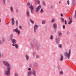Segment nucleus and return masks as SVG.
<instances>
[{
    "label": "nucleus",
    "mask_w": 76,
    "mask_h": 76,
    "mask_svg": "<svg viewBox=\"0 0 76 76\" xmlns=\"http://www.w3.org/2000/svg\"><path fill=\"white\" fill-rule=\"evenodd\" d=\"M4 65L7 67V69L4 72V74L7 76H10V69L12 68V65L7 61H3Z\"/></svg>",
    "instance_id": "obj_1"
},
{
    "label": "nucleus",
    "mask_w": 76,
    "mask_h": 76,
    "mask_svg": "<svg viewBox=\"0 0 76 76\" xmlns=\"http://www.w3.org/2000/svg\"><path fill=\"white\" fill-rule=\"evenodd\" d=\"M64 54L69 59L70 57V54H71V50H69L68 53V52H67V51L65 52V53H64Z\"/></svg>",
    "instance_id": "obj_2"
},
{
    "label": "nucleus",
    "mask_w": 76,
    "mask_h": 76,
    "mask_svg": "<svg viewBox=\"0 0 76 76\" xmlns=\"http://www.w3.org/2000/svg\"><path fill=\"white\" fill-rule=\"evenodd\" d=\"M27 5L28 6H30L29 7V8L31 9V13H34V6H32V4H30L29 3H27Z\"/></svg>",
    "instance_id": "obj_3"
},
{
    "label": "nucleus",
    "mask_w": 76,
    "mask_h": 76,
    "mask_svg": "<svg viewBox=\"0 0 76 76\" xmlns=\"http://www.w3.org/2000/svg\"><path fill=\"white\" fill-rule=\"evenodd\" d=\"M13 32H15L18 34V35H19V34H20V31L19 30V29H18V28H17L15 29H13Z\"/></svg>",
    "instance_id": "obj_4"
},
{
    "label": "nucleus",
    "mask_w": 76,
    "mask_h": 76,
    "mask_svg": "<svg viewBox=\"0 0 76 76\" xmlns=\"http://www.w3.org/2000/svg\"><path fill=\"white\" fill-rule=\"evenodd\" d=\"M38 25L36 24L34 25V26L33 27L34 32V33H36V32H37V29H38Z\"/></svg>",
    "instance_id": "obj_5"
},
{
    "label": "nucleus",
    "mask_w": 76,
    "mask_h": 76,
    "mask_svg": "<svg viewBox=\"0 0 76 76\" xmlns=\"http://www.w3.org/2000/svg\"><path fill=\"white\" fill-rule=\"evenodd\" d=\"M55 39L56 41V42L57 44H59L60 41V37H57Z\"/></svg>",
    "instance_id": "obj_6"
},
{
    "label": "nucleus",
    "mask_w": 76,
    "mask_h": 76,
    "mask_svg": "<svg viewBox=\"0 0 76 76\" xmlns=\"http://www.w3.org/2000/svg\"><path fill=\"white\" fill-rule=\"evenodd\" d=\"M41 8V6L40 5H39L38 7L36 8L35 10L36 12H39V10Z\"/></svg>",
    "instance_id": "obj_7"
},
{
    "label": "nucleus",
    "mask_w": 76,
    "mask_h": 76,
    "mask_svg": "<svg viewBox=\"0 0 76 76\" xmlns=\"http://www.w3.org/2000/svg\"><path fill=\"white\" fill-rule=\"evenodd\" d=\"M13 34H10V37H9V40H8V41H10L11 40H12L13 38Z\"/></svg>",
    "instance_id": "obj_8"
},
{
    "label": "nucleus",
    "mask_w": 76,
    "mask_h": 76,
    "mask_svg": "<svg viewBox=\"0 0 76 76\" xmlns=\"http://www.w3.org/2000/svg\"><path fill=\"white\" fill-rule=\"evenodd\" d=\"M69 21L68 22V24L69 25H71V24L73 22V20H72V17H69Z\"/></svg>",
    "instance_id": "obj_9"
},
{
    "label": "nucleus",
    "mask_w": 76,
    "mask_h": 76,
    "mask_svg": "<svg viewBox=\"0 0 76 76\" xmlns=\"http://www.w3.org/2000/svg\"><path fill=\"white\" fill-rule=\"evenodd\" d=\"M31 73H32V74H33V75H34V76H36V71H35V70L34 69L33 70V71L31 72Z\"/></svg>",
    "instance_id": "obj_10"
},
{
    "label": "nucleus",
    "mask_w": 76,
    "mask_h": 76,
    "mask_svg": "<svg viewBox=\"0 0 76 76\" xmlns=\"http://www.w3.org/2000/svg\"><path fill=\"white\" fill-rule=\"evenodd\" d=\"M10 41H12V44H16L17 42V41H16V40L13 39H12V40H11Z\"/></svg>",
    "instance_id": "obj_11"
},
{
    "label": "nucleus",
    "mask_w": 76,
    "mask_h": 76,
    "mask_svg": "<svg viewBox=\"0 0 76 76\" xmlns=\"http://www.w3.org/2000/svg\"><path fill=\"white\" fill-rule=\"evenodd\" d=\"M11 20L12 25H15V19H14V18H12Z\"/></svg>",
    "instance_id": "obj_12"
},
{
    "label": "nucleus",
    "mask_w": 76,
    "mask_h": 76,
    "mask_svg": "<svg viewBox=\"0 0 76 76\" xmlns=\"http://www.w3.org/2000/svg\"><path fill=\"white\" fill-rule=\"evenodd\" d=\"M60 61H63V55H61V56L60 57Z\"/></svg>",
    "instance_id": "obj_13"
},
{
    "label": "nucleus",
    "mask_w": 76,
    "mask_h": 76,
    "mask_svg": "<svg viewBox=\"0 0 76 76\" xmlns=\"http://www.w3.org/2000/svg\"><path fill=\"white\" fill-rule=\"evenodd\" d=\"M12 46H15V47L17 49H18V45L17 44H15V45L14 44H12Z\"/></svg>",
    "instance_id": "obj_14"
},
{
    "label": "nucleus",
    "mask_w": 76,
    "mask_h": 76,
    "mask_svg": "<svg viewBox=\"0 0 76 76\" xmlns=\"http://www.w3.org/2000/svg\"><path fill=\"white\" fill-rule=\"evenodd\" d=\"M53 25V28H54V29H56V28H57V24H56V23H54Z\"/></svg>",
    "instance_id": "obj_15"
},
{
    "label": "nucleus",
    "mask_w": 76,
    "mask_h": 76,
    "mask_svg": "<svg viewBox=\"0 0 76 76\" xmlns=\"http://www.w3.org/2000/svg\"><path fill=\"white\" fill-rule=\"evenodd\" d=\"M31 75V72L29 71L27 73V76H30Z\"/></svg>",
    "instance_id": "obj_16"
},
{
    "label": "nucleus",
    "mask_w": 76,
    "mask_h": 76,
    "mask_svg": "<svg viewBox=\"0 0 76 76\" xmlns=\"http://www.w3.org/2000/svg\"><path fill=\"white\" fill-rule=\"evenodd\" d=\"M26 58L27 60H29V56H28V55H26Z\"/></svg>",
    "instance_id": "obj_17"
},
{
    "label": "nucleus",
    "mask_w": 76,
    "mask_h": 76,
    "mask_svg": "<svg viewBox=\"0 0 76 76\" xmlns=\"http://www.w3.org/2000/svg\"><path fill=\"white\" fill-rule=\"evenodd\" d=\"M26 15L27 16H28V17H29V12H28V11L26 12Z\"/></svg>",
    "instance_id": "obj_18"
},
{
    "label": "nucleus",
    "mask_w": 76,
    "mask_h": 76,
    "mask_svg": "<svg viewBox=\"0 0 76 76\" xmlns=\"http://www.w3.org/2000/svg\"><path fill=\"white\" fill-rule=\"evenodd\" d=\"M10 10L12 12L13 11V7H10Z\"/></svg>",
    "instance_id": "obj_19"
},
{
    "label": "nucleus",
    "mask_w": 76,
    "mask_h": 76,
    "mask_svg": "<svg viewBox=\"0 0 76 76\" xmlns=\"http://www.w3.org/2000/svg\"><path fill=\"white\" fill-rule=\"evenodd\" d=\"M42 3L43 4V5L44 6H46V4L45 3V1H43Z\"/></svg>",
    "instance_id": "obj_20"
},
{
    "label": "nucleus",
    "mask_w": 76,
    "mask_h": 76,
    "mask_svg": "<svg viewBox=\"0 0 76 76\" xmlns=\"http://www.w3.org/2000/svg\"><path fill=\"white\" fill-rule=\"evenodd\" d=\"M58 34L59 35V36H61L62 35V33H61V32L60 31H59L58 32Z\"/></svg>",
    "instance_id": "obj_21"
},
{
    "label": "nucleus",
    "mask_w": 76,
    "mask_h": 76,
    "mask_svg": "<svg viewBox=\"0 0 76 76\" xmlns=\"http://www.w3.org/2000/svg\"><path fill=\"white\" fill-rule=\"evenodd\" d=\"M76 4V2H75V1H73L72 2L73 5H75Z\"/></svg>",
    "instance_id": "obj_22"
},
{
    "label": "nucleus",
    "mask_w": 76,
    "mask_h": 76,
    "mask_svg": "<svg viewBox=\"0 0 76 76\" xmlns=\"http://www.w3.org/2000/svg\"><path fill=\"white\" fill-rule=\"evenodd\" d=\"M46 23V22L45 20L43 21L42 22V24H43V25H45V24Z\"/></svg>",
    "instance_id": "obj_23"
},
{
    "label": "nucleus",
    "mask_w": 76,
    "mask_h": 76,
    "mask_svg": "<svg viewBox=\"0 0 76 76\" xmlns=\"http://www.w3.org/2000/svg\"><path fill=\"white\" fill-rule=\"evenodd\" d=\"M60 64H58V69H60Z\"/></svg>",
    "instance_id": "obj_24"
},
{
    "label": "nucleus",
    "mask_w": 76,
    "mask_h": 76,
    "mask_svg": "<svg viewBox=\"0 0 76 76\" xmlns=\"http://www.w3.org/2000/svg\"><path fill=\"white\" fill-rule=\"evenodd\" d=\"M16 26H18V21L16 20L15 22Z\"/></svg>",
    "instance_id": "obj_25"
},
{
    "label": "nucleus",
    "mask_w": 76,
    "mask_h": 76,
    "mask_svg": "<svg viewBox=\"0 0 76 76\" xmlns=\"http://www.w3.org/2000/svg\"><path fill=\"white\" fill-rule=\"evenodd\" d=\"M40 12L41 13H43V12H44V10L42 9H41L40 10Z\"/></svg>",
    "instance_id": "obj_26"
},
{
    "label": "nucleus",
    "mask_w": 76,
    "mask_h": 76,
    "mask_svg": "<svg viewBox=\"0 0 76 76\" xmlns=\"http://www.w3.org/2000/svg\"><path fill=\"white\" fill-rule=\"evenodd\" d=\"M53 35H52L50 36V39L53 40Z\"/></svg>",
    "instance_id": "obj_27"
},
{
    "label": "nucleus",
    "mask_w": 76,
    "mask_h": 76,
    "mask_svg": "<svg viewBox=\"0 0 76 76\" xmlns=\"http://www.w3.org/2000/svg\"><path fill=\"white\" fill-rule=\"evenodd\" d=\"M61 20L62 22H63L64 21V19L63 18H61Z\"/></svg>",
    "instance_id": "obj_28"
},
{
    "label": "nucleus",
    "mask_w": 76,
    "mask_h": 76,
    "mask_svg": "<svg viewBox=\"0 0 76 76\" xmlns=\"http://www.w3.org/2000/svg\"><path fill=\"white\" fill-rule=\"evenodd\" d=\"M30 20L31 22L32 23H34V21H33V20H31V19H30Z\"/></svg>",
    "instance_id": "obj_29"
},
{
    "label": "nucleus",
    "mask_w": 76,
    "mask_h": 76,
    "mask_svg": "<svg viewBox=\"0 0 76 76\" xmlns=\"http://www.w3.org/2000/svg\"><path fill=\"white\" fill-rule=\"evenodd\" d=\"M54 21H55L54 19H53L52 20H51L52 23H54Z\"/></svg>",
    "instance_id": "obj_30"
},
{
    "label": "nucleus",
    "mask_w": 76,
    "mask_h": 76,
    "mask_svg": "<svg viewBox=\"0 0 76 76\" xmlns=\"http://www.w3.org/2000/svg\"><path fill=\"white\" fill-rule=\"evenodd\" d=\"M3 4H6V0H3Z\"/></svg>",
    "instance_id": "obj_31"
},
{
    "label": "nucleus",
    "mask_w": 76,
    "mask_h": 76,
    "mask_svg": "<svg viewBox=\"0 0 76 76\" xmlns=\"http://www.w3.org/2000/svg\"><path fill=\"white\" fill-rule=\"evenodd\" d=\"M67 4L68 5H69V4H70V1H69V0H68L67 1Z\"/></svg>",
    "instance_id": "obj_32"
},
{
    "label": "nucleus",
    "mask_w": 76,
    "mask_h": 76,
    "mask_svg": "<svg viewBox=\"0 0 76 76\" xmlns=\"http://www.w3.org/2000/svg\"><path fill=\"white\" fill-rule=\"evenodd\" d=\"M75 18H76V10L75 11Z\"/></svg>",
    "instance_id": "obj_33"
},
{
    "label": "nucleus",
    "mask_w": 76,
    "mask_h": 76,
    "mask_svg": "<svg viewBox=\"0 0 76 76\" xmlns=\"http://www.w3.org/2000/svg\"><path fill=\"white\" fill-rule=\"evenodd\" d=\"M2 57V54H1V53L0 52V58H1Z\"/></svg>",
    "instance_id": "obj_34"
},
{
    "label": "nucleus",
    "mask_w": 76,
    "mask_h": 76,
    "mask_svg": "<svg viewBox=\"0 0 76 76\" xmlns=\"http://www.w3.org/2000/svg\"><path fill=\"white\" fill-rule=\"evenodd\" d=\"M36 57L37 58H39V56H38V55H36Z\"/></svg>",
    "instance_id": "obj_35"
},
{
    "label": "nucleus",
    "mask_w": 76,
    "mask_h": 76,
    "mask_svg": "<svg viewBox=\"0 0 76 76\" xmlns=\"http://www.w3.org/2000/svg\"><path fill=\"white\" fill-rule=\"evenodd\" d=\"M16 12L17 14H18V13H19V10H18L17 9L16 10Z\"/></svg>",
    "instance_id": "obj_36"
},
{
    "label": "nucleus",
    "mask_w": 76,
    "mask_h": 76,
    "mask_svg": "<svg viewBox=\"0 0 76 76\" xmlns=\"http://www.w3.org/2000/svg\"><path fill=\"white\" fill-rule=\"evenodd\" d=\"M58 46L59 48H61L62 47V45H59Z\"/></svg>",
    "instance_id": "obj_37"
},
{
    "label": "nucleus",
    "mask_w": 76,
    "mask_h": 76,
    "mask_svg": "<svg viewBox=\"0 0 76 76\" xmlns=\"http://www.w3.org/2000/svg\"><path fill=\"white\" fill-rule=\"evenodd\" d=\"M60 74H61V75H63V72L62 71H61L60 72Z\"/></svg>",
    "instance_id": "obj_38"
},
{
    "label": "nucleus",
    "mask_w": 76,
    "mask_h": 76,
    "mask_svg": "<svg viewBox=\"0 0 76 76\" xmlns=\"http://www.w3.org/2000/svg\"><path fill=\"white\" fill-rule=\"evenodd\" d=\"M15 76H18V74L17 73H15Z\"/></svg>",
    "instance_id": "obj_39"
},
{
    "label": "nucleus",
    "mask_w": 76,
    "mask_h": 76,
    "mask_svg": "<svg viewBox=\"0 0 76 76\" xmlns=\"http://www.w3.org/2000/svg\"><path fill=\"white\" fill-rule=\"evenodd\" d=\"M2 41L4 42V41H5V39L4 38H2Z\"/></svg>",
    "instance_id": "obj_40"
},
{
    "label": "nucleus",
    "mask_w": 76,
    "mask_h": 76,
    "mask_svg": "<svg viewBox=\"0 0 76 76\" xmlns=\"http://www.w3.org/2000/svg\"><path fill=\"white\" fill-rule=\"evenodd\" d=\"M63 29H65L66 28V26H65V25H63Z\"/></svg>",
    "instance_id": "obj_41"
},
{
    "label": "nucleus",
    "mask_w": 76,
    "mask_h": 76,
    "mask_svg": "<svg viewBox=\"0 0 76 76\" xmlns=\"http://www.w3.org/2000/svg\"><path fill=\"white\" fill-rule=\"evenodd\" d=\"M37 3H38L39 4L40 3V1H39V0L37 1Z\"/></svg>",
    "instance_id": "obj_42"
},
{
    "label": "nucleus",
    "mask_w": 76,
    "mask_h": 76,
    "mask_svg": "<svg viewBox=\"0 0 76 76\" xmlns=\"http://www.w3.org/2000/svg\"><path fill=\"white\" fill-rule=\"evenodd\" d=\"M19 28H20V29H22V27L21 26H20L19 27Z\"/></svg>",
    "instance_id": "obj_43"
},
{
    "label": "nucleus",
    "mask_w": 76,
    "mask_h": 76,
    "mask_svg": "<svg viewBox=\"0 0 76 76\" xmlns=\"http://www.w3.org/2000/svg\"><path fill=\"white\" fill-rule=\"evenodd\" d=\"M65 25H67V21H66V20L65 21Z\"/></svg>",
    "instance_id": "obj_44"
},
{
    "label": "nucleus",
    "mask_w": 76,
    "mask_h": 76,
    "mask_svg": "<svg viewBox=\"0 0 76 76\" xmlns=\"http://www.w3.org/2000/svg\"><path fill=\"white\" fill-rule=\"evenodd\" d=\"M28 70H31V68H30L28 69Z\"/></svg>",
    "instance_id": "obj_45"
},
{
    "label": "nucleus",
    "mask_w": 76,
    "mask_h": 76,
    "mask_svg": "<svg viewBox=\"0 0 76 76\" xmlns=\"http://www.w3.org/2000/svg\"><path fill=\"white\" fill-rule=\"evenodd\" d=\"M50 8H51V9H53V6L51 5L50 6Z\"/></svg>",
    "instance_id": "obj_46"
},
{
    "label": "nucleus",
    "mask_w": 76,
    "mask_h": 76,
    "mask_svg": "<svg viewBox=\"0 0 76 76\" xmlns=\"http://www.w3.org/2000/svg\"><path fill=\"white\" fill-rule=\"evenodd\" d=\"M61 16H63V15L62 14H61Z\"/></svg>",
    "instance_id": "obj_47"
},
{
    "label": "nucleus",
    "mask_w": 76,
    "mask_h": 76,
    "mask_svg": "<svg viewBox=\"0 0 76 76\" xmlns=\"http://www.w3.org/2000/svg\"><path fill=\"white\" fill-rule=\"evenodd\" d=\"M70 32H69V31H68L67 32V34H69Z\"/></svg>",
    "instance_id": "obj_48"
},
{
    "label": "nucleus",
    "mask_w": 76,
    "mask_h": 76,
    "mask_svg": "<svg viewBox=\"0 0 76 76\" xmlns=\"http://www.w3.org/2000/svg\"><path fill=\"white\" fill-rule=\"evenodd\" d=\"M0 44H2V42H1V41H0Z\"/></svg>",
    "instance_id": "obj_49"
},
{
    "label": "nucleus",
    "mask_w": 76,
    "mask_h": 76,
    "mask_svg": "<svg viewBox=\"0 0 76 76\" xmlns=\"http://www.w3.org/2000/svg\"><path fill=\"white\" fill-rule=\"evenodd\" d=\"M1 22V18H0V23Z\"/></svg>",
    "instance_id": "obj_50"
},
{
    "label": "nucleus",
    "mask_w": 76,
    "mask_h": 76,
    "mask_svg": "<svg viewBox=\"0 0 76 76\" xmlns=\"http://www.w3.org/2000/svg\"><path fill=\"white\" fill-rule=\"evenodd\" d=\"M61 2H59V3H60Z\"/></svg>",
    "instance_id": "obj_51"
},
{
    "label": "nucleus",
    "mask_w": 76,
    "mask_h": 76,
    "mask_svg": "<svg viewBox=\"0 0 76 76\" xmlns=\"http://www.w3.org/2000/svg\"><path fill=\"white\" fill-rule=\"evenodd\" d=\"M7 23L8 24V23Z\"/></svg>",
    "instance_id": "obj_52"
}]
</instances>
